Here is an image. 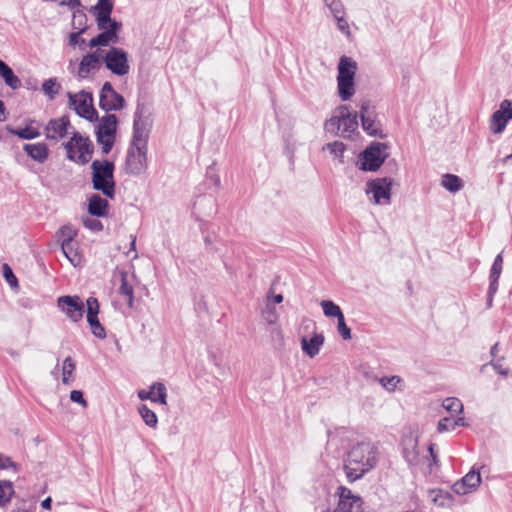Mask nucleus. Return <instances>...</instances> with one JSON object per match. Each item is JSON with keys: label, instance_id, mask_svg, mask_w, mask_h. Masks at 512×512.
Returning <instances> with one entry per match:
<instances>
[{"label": "nucleus", "instance_id": "56", "mask_svg": "<svg viewBox=\"0 0 512 512\" xmlns=\"http://www.w3.org/2000/svg\"><path fill=\"white\" fill-rule=\"evenodd\" d=\"M502 359H498V360H495V361H492L491 362V365L493 366V368L500 374V375H503V376H507L508 375V372L509 370L507 368H504L502 363H501Z\"/></svg>", "mask_w": 512, "mask_h": 512}, {"label": "nucleus", "instance_id": "8", "mask_svg": "<svg viewBox=\"0 0 512 512\" xmlns=\"http://www.w3.org/2000/svg\"><path fill=\"white\" fill-rule=\"evenodd\" d=\"M386 145L374 143L367 147L358 157L357 166L363 171H376L384 163L386 155L383 154Z\"/></svg>", "mask_w": 512, "mask_h": 512}, {"label": "nucleus", "instance_id": "23", "mask_svg": "<svg viewBox=\"0 0 512 512\" xmlns=\"http://www.w3.org/2000/svg\"><path fill=\"white\" fill-rule=\"evenodd\" d=\"M138 397L141 400H148L149 399V400H151L153 402L165 405L166 404V397H167L166 387H165L164 384H162L160 382H156V383H154L150 387L149 391L144 390V389L139 390L138 391Z\"/></svg>", "mask_w": 512, "mask_h": 512}, {"label": "nucleus", "instance_id": "50", "mask_svg": "<svg viewBox=\"0 0 512 512\" xmlns=\"http://www.w3.org/2000/svg\"><path fill=\"white\" fill-rule=\"evenodd\" d=\"M83 224L87 229L94 232H98L103 229V225L99 220L89 216L83 218Z\"/></svg>", "mask_w": 512, "mask_h": 512}, {"label": "nucleus", "instance_id": "13", "mask_svg": "<svg viewBox=\"0 0 512 512\" xmlns=\"http://www.w3.org/2000/svg\"><path fill=\"white\" fill-rule=\"evenodd\" d=\"M148 148L130 146L126 156V170L129 174L138 176L147 169Z\"/></svg>", "mask_w": 512, "mask_h": 512}, {"label": "nucleus", "instance_id": "3", "mask_svg": "<svg viewBox=\"0 0 512 512\" xmlns=\"http://www.w3.org/2000/svg\"><path fill=\"white\" fill-rule=\"evenodd\" d=\"M324 129L332 135H340L343 138H352L358 130L357 114L352 113L348 106L337 107L332 116L325 121Z\"/></svg>", "mask_w": 512, "mask_h": 512}, {"label": "nucleus", "instance_id": "57", "mask_svg": "<svg viewBox=\"0 0 512 512\" xmlns=\"http://www.w3.org/2000/svg\"><path fill=\"white\" fill-rule=\"evenodd\" d=\"M428 451H429L430 456L432 458V462L429 463L430 471H432V465L433 464L438 465V459H437V455L434 454V445L433 444L429 445Z\"/></svg>", "mask_w": 512, "mask_h": 512}, {"label": "nucleus", "instance_id": "34", "mask_svg": "<svg viewBox=\"0 0 512 512\" xmlns=\"http://www.w3.org/2000/svg\"><path fill=\"white\" fill-rule=\"evenodd\" d=\"M441 185L449 192L456 193L462 189L463 181L457 175L445 174L442 177Z\"/></svg>", "mask_w": 512, "mask_h": 512}, {"label": "nucleus", "instance_id": "59", "mask_svg": "<svg viewBox=\"0 0 512 512\" xmlns=\"http://www.w3.org/2000/svg\"><path fill=\"white\" fill-rule=\"evenodd\" d=\"M497 292V290H494L492 292L491 290V284L489 285V289H488V298H487V307L488 308H491L492 307V302H493V297H494V294Z\"/></svg>", "mask_w": 512, "mask_h": 512}, {"label": "nucleus", "instance_id": "37", "mask_svg": "<svg viewBox=\"0 0 512 512\" xmlns=\"http://www.w3.org/2000/svg\"><path fill=\"white\" fill-rule=\"evenodd\" d=\"M14 495V488L10 481H0V506L8 505Z\"/></svg>", "mask_w": 512, "mask_h": 512}, {"label": "nucleus", "instance_id": "55", "mask_svg": "<svg viewBox=\"0 0 512 512\" xmlns=\"http://www.w3.org/2000/svg\"><path fill=\"white\" fill-rule=\"evenodd\" d=\"M84 32V29H80L78 32H73L69 35V44L73 47L82 45L85 43V40L80 37V35Z\"/></svg>", "mask_w": 512, "mask_h": 512}, {"label": "nucleus", "instance_id": "30", "mask_svg": "<svg viewBox=\"0 0 512 512\" xmlns=\"http://www.w3.org/2000/svg\"><path fill=\"white\" fill-rule=\"evenodd\" d=\"M338 95L342 101L350 100L355 94L354 80H337Z\"/></svg>", "mask_w": 512, "mask_h": 512}, {"label": "nucleus", "instance_id": "24", "mask_svg": "<svg viewBox=\"0 0 512 512\" xmlns=\"http://www.w3.org/2000/svg\"><path fill=\"white\" fill-rule=\"evenodd\" d=\"M357 63L352 58L342 56L338 63V75L337 80H354L357 72Z\"/></svg>", "mask_w": 512, "mask_h": 512}, {"label": "nucleus", "instance_id": "58", "mask_svg": "<svg viewBox=\"0 0 512 512\" xmlns=\"http://www.w3.org/2000/svg\"><path fill=\"white\" fill-rule=\"evenodd\" d=\"M7 119V112L4 102L0 100V122H4Z\"/></svg>", "mask_w": 512, "mask_h": 512}, {"label": "nucleus", "instance_id": "51", "mask_svg": "<svg viewBox=\"0 0 512 512\" xmlns=\"http://www.w3.org/2000/svg\"><path fill=\"white\" fill-rule=\"evenodd\" d=\"M337 320H338L337 330H338L339 334L341 335V337L344 340L350 339L351 338V330L345 323L344 315L341 316L340 318H338Z\"/></svg>", "mask_w": 512, "mask_h": 512}, {"label": "nucleus", "instance_id": "4", "mask_svg": "<svg viewBox=\"0 0 512 512\" xmlns=\"http://www.w3.org/2000/svg\"><path fill=\"white\" fill-rule=\"evenodd\" d=\"M91 169L93 188L101 191L106 197L113 198L115 194L113 162L95 160L92 162Z\"/></svg>", "mask_w": 512, "mask_h": 512}, {"label": "nucleus", "instance_id": "44", "mask_svg": "<svg viewBox=\"0 0 512 512\" xmlns=\"http://www.w3.org/2000/svg\"><path fill=\"white\" fill-rule=\"evenodd\" d=\"M11 133L18 136L21 139H35L40 136V132L37 129L31 127L19 128L11 130Z\"/></svg>", "mask_w": 512, "mask_h": 512}, {"label": "nucleus", "instance_id": "54", "mask_svg": "<svg viewBox=\"0 0 512 512\" xmlns=\"http://www.w3.org/2000/svg\"><path fill=\"white\" fill-rule=\"evenodd\" d=\"M70 399L72 402L80 404L82 407H87L88 403L84 399L83 393L80 390H73L70 392Z\"/></svg>", "mask_w": 512, "mask_h": 512}, {"label": "nucleus", "instance_id": "27", "mask_svg": "<svg viewBox=\"0 0 512 512\" xmlns=\"http://www.w3.org/2000/svg\"><path fill=\"white\" fill-rule=\"evenodd\" d=\"M88 212L96 217L106 216L108 213V201L98 194H93L89 198Z\"/></svg>", "mask_w": 512, "mask_h": 512}, {"label": "nucleus", "instance_id": "52", "mask_svg": "<svg viewBox=\"0 0 512 512\" xmlns=\"http://www.w3.org/2000/svg\"><path fill=\"white\" fill-rule=\"evenodd\" d=\"M34 506L28 501L21 499L15 503V507L12 512H34Z\"/></svg>", "mask_w": 512, "mask_h": 512}, {"label": "nucleus", "instance_id": "49", "mask_svg": "<svg viewBox=\"0 0 512 512\" xmlns=\"http://www.w3.org/2000/svg\"><path fill=\"white\" fill-rule=\"evenodd\" d=\"M60 235L63 238L62 243H69L73 242L74 238L77 235V231L72 226L66 225L60 229Z\"/></svg>", "mask_w": 512, "mask_h": 512}, {"label": "nucleus", "instance_id": "11", "mask_svg": "<svg viewBox=\"0 0 512 512\" xmlns=\"http://www.w3.org/2000/svg\"><path fill=\"white\" fill-rule=\"evenodd\" d=\"M104 61L107 69L117 76L129 73L128 55L121 48L112 47L104 56Z\"/></svg>", "mask_w": 512, "mask_h": 512}, {"label": "nucleus", "instance_id": "43", "mask_svg": "<svg viewBox=\"0 0 512 512\" xmlns=\"http://www.w3.org/2000/svg\"><path fill=\"white\" fill-rule=\"evenodd\" d=\"M42 90L50 99H54L59 93L60 85L56 82V79L50 78L43 83Z\"/></svg>", "mask_w": 512, "mask_h": 512}, {"label": "nucleus", "instance_id": "62", "mask_svg": "<svg viewBox=\"0 0 512 512\" xmlns=\"http://www.w3.org/2000/svg\"><path fill=\"white\" fill-rule=\"evenodd\" d=\"M270 298V302L274 304H279L283 301V296L281 294L274 295L272 298Z\"/></svg>", "mask_w": 512, "mask_h": 512}, {"label": "nucleus", "instance_id": "12", "mask_svg": "<svg viewBox=\"0 0 512 512\" xmlns=\"http://www.w3.org/2000/svg\"><path fill=\"white\" fill-rule=\"evenodd\" d=\"M57 306L72 322H79L83 318L85 304L77 295H65L59 297L57 300Z\"/></svg>", "mask_w": 512, "mask_h": 512}, {"label": "nucleus", "instance_id": "18", "mask_svg": "<svg viewBox=\"0 0 512 512\" xmlns=\"http://www.w3.org/2000/svg\"><path fill=\"white\" fill-rule=\"evenodd\" d=\"M480 483V472L473 468L461 480L453 484L452 490L458 495H466L475 491L479 487Z\"/></svg>", "mask_w": 512, "mask_h": 512}, {"label": "nucleus", "instance_id": "21", "mask_svg": "<svg viewBox=\"0 0 512 512\" xmlns=\"http://www.w3.org/2000/svg\"><path fill=\"white\" fill-rule=\"evenodd\" d=\"M403 456L409 465H418L420 463V455L418 449L417 437L410 433L405 435L402 440Z\"/></svg>", "mask_w": 512, "mask_h": 512}, {"label": "nucleus", "instance_id": "48", "mask_svg": "<svg viewBox=\"0 0 512 512\" xmlns=\"http://www.w3.org/2000/svg\"><path fill=\"white\" fill-rule=\"evenodd\" d=\"M326 148L336 158H341L343 156L344 151H345V145L342 142H339V141L328 143L326 145Z\"/></svg>", "mask_w": 512, "mask_h": 512}, {"label": "nucleus", "instance_id": "64", "mask_svg": "<svg viewBox=\"0 0 512 512\" xmlns=\"http://www.w3.org/2000/svg\"><path fill=\"white\" fill-rule=\"evenodd\" d=\"M498 351V344H494L491 348V355L495 356Z\"/></svg>", "mask_w": 512, "mask_h": 512}, {"label": "nucleus", "instance_id": "39", "mask_svg": "<svg viewBox=\"0 0 512 512\" xmlns=\"http://www.w3.org/2000/svg\"><path fill=\"white\" fill-rule=\"evenodd\" d=\"M442 407L451 414H462L464 410L462 402L456 397H447L444 399Z\"/></svg>", "mask_w": 512, "mask_h": 512}, {"label": "nucleus", "instance_id": "22", "mask_svg": "<svg viewBox=\"0 0 512 512\" xmlns=\"http://www.w3.org/2000/svg\"><path fill=\"white\" fill-rule=\"evenodd\" d=\"M100 59L101 56L97 52L83 56L78 68V77L88 78L91 73L99 70L101 66Z\"/></svg>", "mask_w": 512, "mask_h": 512}, {"label": "nucleus", "instance_id": "38", "mask_svg": "<svg viewBox=\"0 0 512 512\" xmlns=\"http://www.w3.org/2000/svg\"><path fill=\"white\" fill-rule=\"evenodd\" d=\"M138 413L145 422V424L151 428H155L158 423L157 415L154 411L149 409L145 404H141L138 407Z\"/></svg>", "mask_w": 512, "mask_h": 512}, {"label": "nucleus", "instance_id": "26", "mask_svg": "<svg viewBox=\"0 0 512 512\" xmlns=\"http://www.w3.org/2000/svg\"><path fill=\"white\" fill-rule=\"evenodd\" d=\"M23 150L29 157L39 163L45 162L49 156L48 146L44 142L25 144Z\"/></svg>", "mask_w": 512, "mask_h": 512}, {"label": "nucleus", "instance_id": "35", "mask_svg": "<svg viewBox=\"0 0 512 512\" xmlns=\"http://www.w3.org/2000/svg\"><path fill=\"white\" fill-rule=\"evenodd\" d=\"M466 425L467 424L465 422L464 417H458L456 419L445 417L439 421L437 429L439 432H446V431H452L456 427L466 426Z\"/></svg>", "mask_w": 512, "mask_h": 512}, {"label": "nucleus", "instance_id": "61", "mask_svg": "<svg viewBox=\"0 0 512 512\" xmlns=\"http://www.w3.org/2000/svg\"><path fill=\"white\" fill-rule=\"evenodd\" d=\"M51 503H52V499L51 497H47L46 499H44L42 502H41V507L43 509H47L49 510L51 508Z\"/></svg>", "mask_w": 512, "mask_h": 512}, {"label": "nucleus", "instance_id": "16", "mask_svg": "<svg viewBox=\"0 0 512 512\" xmlns=\"http://www.w3.org/2000/svg\"><path fill=\"white\" fill-rule=\"evenodd\" d=\"M362 128L370 136H378L381 133L380 123L376 121V113L368 101H363L360 106Z\"/></svg>", "mask_w": 512, "mask_h": 512}, {"label": "nucleus", "instance_id": "19", "mask_svg": "<svg viewBox=\"0 0 512 512\" xmlns=\"http://www.w3.org/2000/svg\"><path fill=\"white\" fill-rule=\"evenodd\" d=\"M511 106L512 102L505 99L500 103L499 109L492 114L490 120V130L492 133L500 134L503 132L510 119L507 113L510 111Z\"/></svg>", "mask_w": 512, "mask_h": 512}, {"label": "nucleus", "instance_id": "9", "mask_svg": "<svg viewBox=\"0 0 512 512\" xmlns=\"http://www.w3.org/2000/svg\"><path fill=\"white\" fill-rule=\"evenodd\" d=\"M69 106L82 118L88 121L97 119V111L93 107L92 94L84 90L78 93H68Z\"/></svg>", "mask_w": 512, "mask_h": 512}, {"label": "nucleus", "instance_id": "63", "mask_svg": "<svg viewBox=\"0 0 512 512\" xmlns=\"http://www.w3.org/2000/svg\"><path fill=\"white\" fill-rule=\"evenodd\" d=\"M130 250L136 252V237L135 236H131ZM137 257H138V255H137V253H135L133 258H137Z\"/></svg>", "mask_w": 512, "mask_h": 512}, {"label": "nucleus", "instance_id": "60", "mask_svg": "<svg viewBox=\"0 0 512 512\" xmlns=\"http://www.w3.org/2000/svg\"><path fill=\"white\" fill-rule=\"evenodd\" d=\"M61 4H67L72 9L79 7L81 5L80 0H69L68 2L62 1Z\"/></svg>", "mask_w": 512, "mask_h": 512}, {"label": "nucleus", "instance_id": "6", "mask_svg": "<svg viewBox=\"0 0 512 512\" xmlns=\"http://www.w3.org/2000/svg\"><path fill=\"white\" fill-rule=\"evenodd\" d=\"M96 120H98L95 130L97 142L102 146L103 152L107 154L115 142L118 119L114 114H106Z\"/></svg>", "mask_w": 512, "mask_h": 512}, {"label": "nucleus", "instance_id": "31", "mask_svg": "<svg viewBox=\"0 0 512 512\" xmlns=\"http://www.w3.org/2000/svg\"><path fill=\"white\" fill-rule=\"evenodd\" d=\"M76 369L75 362L71 357H66L62 363V383L71 385L74 381V372Z\"/></svg>", "mask_w": 512, "mask_h": 512}, {"label": "nucleus", "instance_id": "36", "mask_svg": "<svg viewBox=\"0 0 512 512\" xmlns=\"http://www.w3.org/2000/svg\"><path fill=\"white\" fill-rule=\"evenodd\" d=\"M121 276V285L119 287V293L121 295H124L128 298V306L129 307H132L133 306V303H134V290H133V287L132 285L128 282V279H127V273L126 272H121L120 274Z\"/></svg>", "mask_w": 512, "mask_h": 512}, {"label": "nucleus", "instance_id": "1", "mask_svg": "<svg viewBox=\"0 0 512 512\" xmlns=\"http://www.w3.org/2000/svg\"><path fill=\"white\" fill-rule=\"evenodd\" d=\"M377 463V449L368 442L354 445L348 453L344 470L349 481L360 479Z\"/></svg>", "mask_w": 512, "mask_h": 512}, {"label": "nucleus", "instance_id": "2", "mask_svg": "<svg viewBox=\"0 0 512 512\" xmlns=\"http://www.w3.org/2000/svg\"><path fill=\"white\" fill-rule=\"evenodd\" d=\"M94 9L96 11L98 29L102 32L90 40V48L116 43L118 41L117 32L121 28V23L111 19V13L113 10L112 1L98 0Z\"/></svg>", "mask_w": 512, "mask_h": 512}, {"label": "nucleus", "instance_id": "15", "mask_svg": "<svg viewBox=\"0 0 512 512\" xmlns=\"http://www.w3.org/2000/svg\"><path fill=\"white\" fill-rule=\"evenodd\" d=\"M84 304L86 308V320L92 334L99 339L106 338V330L98 318L100 312L99 301L95 297H89Z\"/></svg>", "mask_w": 512, "mask_h": 512}, {"label": "nucleus", "instance_id": "41", "mask_svg": "<svg viewBox=\"0 0 512 512\" xmlns=\"http://www.w3.org/2000/svg\"><path fill=\"white\" fill-rule=\"evenodd\" d=\"M262 317L269 325H274L278 321L276 307L270 302V298H268V301L262 310Z\"/></svg>", "mask_w": 512, "mask_h": 512}, {"label": "nucleus", "instance_id": "5", "mask_svg": "<svg viewBox=\"0 0 512 512\" xmlns=\"http://www.w3.org/2000/svg\"><path fill=\"white\" fill-rule=\"evenodd\" d=\"M68 160L84 165L91 160L93 143L80 132L74 131L70 139L63 143Z\"/></svg>", "mask_w": 512, "mask_h": 512}, {"label": "nucleus", "instance_id": "14", "mask_svg": "<svg viewBox=\"0 0 512 512\" xmlns=\"http://www.w3.org/2000/svg\"><path fill=\"white\" fill-rule=\"evenodd\" d=\"M125 99L118 94L110 82H105L99 95V106L105 111H118L125 107Z\"/></svg>", "mask_w": 512, "mask_h": 512}, {"label": "nucleus", "instance_id": "47", "mask_svg": "<svg viewBox=\"0 0 512 512\" xmlns=\"http://www.w3.org/2000/svg\"><path fill=\"white\" fill-rule=\"evenodd\" d=\"M324 3L329 8L333 16L345 13L341 0H324Z\"/></svg>", "mask_w": 512, "mask_h": 512}, {"label": "nucleus", "instance_id": "32", "mask_svg": "<svg viewBox=\"0 0 512 512\" xmlns=\"http://www.w3.org/2000/svg\"><path fill=\"white\" fill-rule=\"evenodd\" d=\"M61 250L74 267L81 263V256L75 247L74 242L61 243Z\"/></svg>", "mask_w": 512, "mask_h": 512}, {"label": "nucleus", "instance_id": "10", "mask_svg": "<svg viewBox=\"0 0 512 512\" xmlns=\"http://www.w3.org/2000/svg\"><path fill=\"white\" fill-rule=\"evenodd\" d=\"M143 106L138 105L134 113L133 136L130 146L147 148L150 124L143 117Z\"/></svg>", "mask_w": 512, "mask_h": 512}, {"label": "nucleus", "instance_id": "33", "mask_svg": "<svg viewBox=\"0 0 512 512\" xmlns=\"http://www.w3.org/2000/svg\"><path fill=\"white\" fill-rule=\"evenodd\" d=\"M503 257L502 254H498L494 259L493 265L490 271V284L492 292L498 289V279L502 272Z\"/></svg>", "mask_w": 512, "mask_h": 512}, {"label": "nucleus", "instance_id": "7", "mask_svg": "<svg viewBox=\"0 0 512 512\" xmlns=\"http://www.w3.org/2000/svg\"><path fill=\"white\" fill-rule=\"evenodd\" d=\"M393 179L388 177L376 178L366 184V194L376 205H389L391 203V189Z\"/></svg>", "mask_w": 512, "mask_h": 512}, {"label": "nucleus", "instance_id": "45", "mask_svg": "<svg viewBox=\"0 0 512 512\" xmlns=\"http://www.w3.org/2000/svg\"><path fill=\"white\" fill-rule=\"evenodd\" d=\"M333 17L336 21L338 30L349 38L351 36L350 26L344 18V14L334 15Z\"/></svg>", "mask_w": 512, "mask_h": 512}, {"label": "nucleus", "instance_id": "20", "mask_svg": "<svg viewBox=\"0 0 512 512\" xmlns=\"http://www.w3.org/2000/svg\"><path fill=\"white\" fill-rule=\"evenodd\" d=\"M70 121L67 116L51 119L45 126V136L49 140H59L68 134Z\"/></svg>", "mask_w": 512, "mask_h": 512}, {"label": "nucleus", "instance_id": "29", "mask_svg": "<svg viewBox=\"0 0 512 512\" xmlns=\"http://www.w3.org/2000/svg\"><path fill=\"white\" fill-rule=\"evenodd\" d=\"M0 75L7 86L12 89H18L21 86V80L16 76L13 70L2 60H0Z\"/></svg>", "mask_w": 512, "mask_h": 512}, {"label": "nucleus", "instance_id": "28", "mask_svg": "<svg viewBox=\"0 0 512 512\" xmlns=\"http://www.w3.org/2000/svg\"><path fill=\"white\" fill-rule=\"evenodd\" d=\"M430 500L440 508H451L454 503L453 496L442 489H431L429 490Z\"/></svg>", "mask_w": 512, "mask_h": 512}, {"label": "nucleus", "instance_id": "42", "mask_svg": "<svg viewBox=\"0 0 512 512\" xmlns=\"http://www.w3.org/2000/svg\"><path fill=\"white\" fill-rule=\"evenodd\" d=\"M402 382V379L399 376H385L379 379V383L381 386L386 389L388 392H394L398 385Z\"/></svg>", "mask_w": 512, "mask_h": 512}, {"label": "nucleus", "instance_id": "17", "mask_svg": "<svg viewBox=\"0 0 512 512\" xmlns=\"http://www.w3.org/2000/svg\"><path fill=\"white\" fill-rule=\"evenodd\" d=\"M339 503L334 512H363L362 500L346 487L339 488Z\"/></svg>", "mask_w": 512, "mask_h": 512}, {"label": "nucleus", "instance_id": "53", "mask_svg": "<svg viewBox=\"0 0 512 512\" xmlns=\"http://www.w3.org/2000/svg\"><path fill=\"white\" fill-rule=\"evenodd\" d=\"M12 468L15 472L18 471V464L13 462L10 457L0 453V470Z\"/></svg>", "mask_w": 512, "mask_h": 512}, {"label": "nucleus", "instance_id": "40", "mask_svg": "<svg viewBox=\"0 0 512 512\" xmlns=\"http://www.w3.org/2000/svg\"><path fill=\"white\" fill-rule=\"evenodd\" d=\"M320 305L324 315L327 317H336L338 319L344 315L340 307L331 300H322Z\"/></svg>", "mask_w": 512, "mask_h": 512}, {"label": "nucleus", "instance_id": "25", "mask_svg": "<svg viewBox=\"0 0 512 512\" xmlns=\"http://www.w3.org/2000/svg\"><path fill=\"white\" fill-rule=\"evenodd\" d=\"M323 344L324 336L318 333H314L309 339L307 337H302L301 339V348L310 358H314L318 355Z\"/></svg>", "mask_w": 512, "mask_h": 512}, {"label": "nucleus", "instance_id": "46", "mask_svg": "<svg viewBox=\"0 0 512 512\" xmlns=\"http://www.w3.org/2000/svg\"><path fill=\"white\" fill-rule=\"evenodd\" d=\"M3 277L8 282V284L11 286V288H18V280L16 276L13 273V270L8 264H3Z\"/></svg>", "mask_w": 512, "mask_h": 512}]
</instances>
